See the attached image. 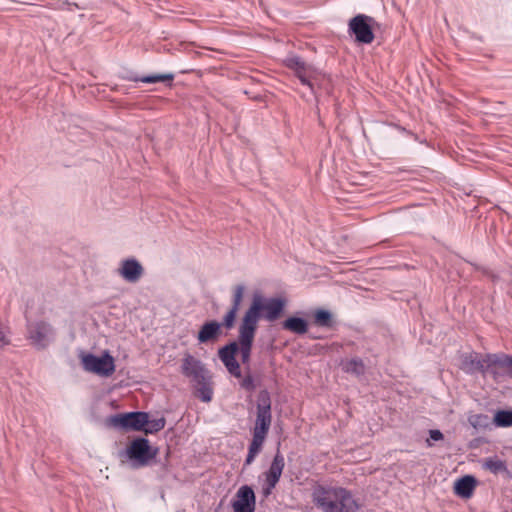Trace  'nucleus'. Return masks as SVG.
<instances>
[{
	"mask_svg": "<svg viewBox=\"0 0 512 512\" xmlns=\"http://www.w3.org/2000/svg\"><path fill=\"white\" fill-rule=\"evenodd\" d=\"M483 467L493 474L507 472L506 463L497 457L487 458L483 463Z\"/></svg>",
	"mask_w": 512,
	"mask_h": 512,
	"instance_id": "6ab92c4d",
	"label": "nucleus"
},
{
	"mask_svg": "<svg viewBox=\"0 0 512 512\" xmlns=\"http://www.w3.org/2000/svg\"><path fill=\"white\" fill-rule=\"evenodd\" d=\"M284 307L285 301L281 298H266L260 293L253 294L251 304L241 318L237 341H232L218 350L219 359L231 375L241 377V368L236 360L238 352L242 363H249L259 320L263 318L268 322H274L280 317Z\"/></svg>",
	"mask_w": 512,
	"mask_h": 512,
	"instance_id": "f257e3e1",
	"label": "nucleus"
},
{
	"mask_svg": "<svg viewBox=\"0 0 512 512\" xmlns=\"http://www.w3.org/2000/svg\"><path fill=\"white\" fill-rule=\"evenodd\" d=\"M265 439H266L265 437H261V436L253 434L252 441L249 445L248 452L257 455L261 451V448L263 446Z\"/></svg>",
	"mask_w": 512,
	"mask_h": 512,
	"instance_id": "c756f323",
	"label": "nucleus"
},
{
	"mask_svg": "<svg viewBox=\"0 0 512 512\" xmlns=\"http://www.w3.org/2000/svg\"><path fill=\"white\" fill-rule=\"evenodd\" d=\"M145 423H147L146 412H131L130 429L136 431L143 430Z\"/></svg>",
	"mask_w": 512,
	"mask_h": 512,
	"instance_id": "4be33fe9",
	"label": "nucleus"
},
{
	"mask_svg": "<svg viewBox=\"0 0 512 512\" xmlns=\"http://www.w3.org/2000/svg\"><path fill=\"white\" fill-rule=\"evenodd\" d=\"M283 328L295 334H305L308 330L307 321L299 317H289L283 322Z\"/></svg>",
	"mask_w": 512,
	"mask_h": 512,
	"instance_id": "f3484780",
	"label": "nucleus"
},
{
	"mask_svg": "<svg viewBox=\"0 0 512 512\" xmlns=\"http://www.w3.org/2000/svg\"><path fill=\"white\" fill-rule=\"evenodd\" d=\"M429 439L426 440L427 446L431 447L433 445L432 441H440L443 439V433L440 430H430L429 431Z\"/></svg>",
	"mask_w": 512,
	"mask_h": 512,
	"instance_id": "2f4dec72",
	"label": "nucleus"
},
{
	"mask_svg": "<svg viewBox=\"0 0 512 512\" xmlns=\"http://www.w3.org/2000/svg\"><path fill=\"white\" fill-rule=\"evenodd\" d=\"M460 368L466 373L482 372L486 374V356L481 358L477 353L462 356Z\"/></svg>",
	"mask_w": 512,
	"mask_h": 512,
	"instance_id": "4468645a",
	"label": "nucleus"
},
{
	"mask_svg": "<svg viewBox=\"0 0 512 512\" xmlns=\"http://www.w3.org/2000/svg\"><path fill=\"white\" fill-rule=\"evenodd\" d=\"M244 292H245V287L244 285H237L234 287V290H233V296H232V303H231V307L230 308H233V309H236V310H239L240 309V306H241V303H242V300H243V296H244Z\"/></svg>",
	"mask_w": 512,
	"mask_h": 512,
	"instance_id": "bb28decb",
	"label": "nucleus"
},
{
	"mask_svg": "<svg viewBox=\"0 0 512 512\" xmlns=\"http://www.w3.org/2000/svg\"><path fill=\"white\" fill-rule=\"evenodd\" d=\"M221 335V324L217 321L205 322L197 336L199 343H208L216 341Z\"/></svg>",
	"mask_w": 512,
	"mask_h": 512,
	"instance_id": "2eb2a0df",
	"label": "nucleus"
},
{
	"mask_svg": "<svg viewBox=\"0 0 512 512\" xmlns=\"http://www.w3.org/2000/svg\"><path fill=\"white\" fill-rule=\"evenodd\" d=\"M28 339L38 349L46 348L54 339V330L45 321H36L28 325Z\"/></svg>",
	"mask_w": 512,
	"mask_h": 512,
	"instance_id": "0eeeda50",
	"label": "nucleus"
},
{
	"mask_svg": "<svg viewBox=\"0 0 512 512\" xmlns=\"http://www.w3.org/2000/svg\"><path fill=\"white\" fill-rule=\"evenodd\" d=\"M373 21L367 15L358 14L349 21V32L355 35L358 42L370 44L374 40Z\"/></svg>",
	"mask_w": 512,
	"mask_h": 512,
	"instance_id": "6e6552de",
	"label": "nucleus"
},
{
	"mask_svg": "<svg viewBox=\"0 0 512 512\" xmlns=\"http://www.w3.org/2000/svg\"><path fill=\"white\" fill-rule=\"evenodd\" d=\"M174 79V75L171 73L167 74H155L150 76H144L139 78V81L143 83H157V82H171Z\"/></svg>",
	"mask_w": 512,
	"mask_h": 512,
	"instance_id": "393cba45",
	"label": "nucleus"
},
{
	"mask_svg": "<svg viewBox=\"0 0 512 512\" xmlns=\"http://www.w3.org/2000/svg\"><path fill=\"white\" fill-rule=\"evenodd\" d=\"M256 456H257V455H255V454H253V453L248 452L247 457H246V460H245V465H250V464L254 461V459H255V457H256Z\"/></svg>",
	"mask_w": 512,
	"mask_h": 512,
	"instance_id": "72a5a7b5",
	"label": "nucleus"
},
{
	"mask_svg": "<svg viewBox=\"0 0 512 512\" xmlns=\"http://www.w3.org/2000/svg\"><path fill=\"white\" fill-rule=\"evenodd\" d=\"M285 64L295 72L302 84L309 86L313 91L314 81H316L318 77V72L315 68L306 64L296 56L286 58Z\"/></svg>",
	"mask_w": 512,
	"mask_h": 512,
	"instance_id": "1a4fd4ad",
	"label": "nucleus"
},
{
	"mask_svg": "<svg viewBox=\"0 0 512 512\" xmlns=\"http://www.w3.org/2000/svg\"><path fill=\"white\" fill-rule=\"evenodd\" d=\"M271 422V399L267 391H261L257 399V414L253 434L266 438Z\"/></svg>",
	"mask_w": 512,
	"mask_h": 512,
	"instance_id": "20e7f679",
	"label": "nucleus"
},
{
	"mask_svg": "<svg viewBox=\"0 0 512 512\" xmlns=\"http://www.w3.org/2000/svg\"><path fill=\"white\" fill-rule=\"evenodd\" d=\"M469 423L476 429H485L490 425V419L484 414H473L468 417Z\"/></svg>",
	"mask_w": 512,
	"mask_h": 512,
	"instance_id": "5701e85b",
	"label": "nucleus"
},
{
	"mask_svg": "<svg viewBox=\"0 0 512 512\" xmlns=\"http://www.w3.org/2000/svg\"><path fill=\"white\" fill-rule=\"evenodd\" d=\"M509 368L510 356L504 353L486 355V374H490L494 380L509 377Z\"/></svg>",
	"mask_w": 512,
	"mask_h": 512,
	"instance_id": "9d476101",
	"label": "nucleus"
},
{
	"mask_svg": "<svg viewBox=\"0 0 512 512\" xmlns=\"http://www.w3.org/2000/svg\"><path fill=\"white\" fill-rule=\"evenodd\" d=\"M476 486V480L473 476H464L455 483V493L463 498H469Z\"/></svg>",
	"mask_w": 512,
	"mask_h": 512,
	"instance_id": "dca6fc26",
	"label": "nucleus"
},
{
	"mask_svg": "<svg viewBox=\"0 0 512 512\" xmlns=\"http://www.w3.org/2000/svg\"><path fill=\"white\" fill-rule=\"evenodd\" d=\"M157 450H152L149 441L145 438H138L132 441L127 449L128 457L133 461L134 467H143L156 457Z\"/></svg>",
	"mask_w": 512,
	"mask_h": 512,
	"instance_id": "39448f33",
	"label": "nucleus"
},
{
	"mask_svg": "<svg viewBox=\"0 0 512 512\" xmlns=\"http://www.w3.org/2000/svg\"><path fill=\"white\" fill-rule=\"evenodd\" d=\"M118 274L129 283H136L144 274V268L135 258L124 259L118 268Z\"/></svg>",
	"mask_w": 512,
	"mask_h": 512,
	"instance_id": "f8f14e48",
	"label": "nucleus"
},
{
	"mask_svg": "<svg viewBox=\"0 0 512 512\" xmlns=\"http://www.w3.org/2000/svg\"><path fill=\"white\" fill-rule=\"evenodd\" d=\"M181 372L194 384L206 383L211 379L210 373L205 365L191 354H185L182 359Z\"/></svg>",
	"mask_w": 512,
	"mask_h": 512,
	"instance_id": "423d86ee",
	"label": "nucleus"
},
{
	"mask_svg": "<svg viewBox=\"0 0 512 512\" xmlns=\"http://www.w3.org/2000/svg\"><path fill=\"white\" fill-rule=\"evenodd\" d=\"M165 424L166 421L163 417L150 420L149 414L147 413V423H145L143 431L146 434H153L162 430L165 427Z\"/></svg>",
	"mask_w": 512,
	"mask_h": 512,
	"instance_id": "412c9836",
	"label": "nucleus"
},
{
	"mask_svg": "<svg viewBox=\"0 0 512 512\" xmlns=\"http://www.w3.org/2000/svg\"><path fill=\"white\" fill-rule=\"evenodd\" d=\"M232 507L235 512H254L255 494L251 487L244 485L236 493Z\"/></svg>",
	"mask_w": 512,
	"mask_h": 512,
	"instance_id": "ddd939ff",
	"label": "nucleus"
},
{
	"mask_svg": "<svg viewBox=\"0 0 512 512\" xmlns=\"http://www.w3.org/2000/svg\"><path fill=\"white\" fill-rule=\"evenodd\" d=\"M343 370L346 373L353 374L355 376L363 375L365 372V365L359 358H353L343 364Z\"/></svg>",
	"mask_w": 512,
	"mask_h": 512,
	"instance_id": "a211bd4d",
	"label": "nucleus"
},
{
	"mask_svg": "<svg viewBox=\"0 0 512 512\" xmlns=\"http://www.w3.org/2000/svg\"><path fill=\"white\" fill-rule=\"evenodd\" d=\"M131 422V412L118 414L111 418V423L116 427H121L123 429H130Z\"/></svg>",
	"mask_w": 512,
	"mask_h": 512,
	"instance_id": "a878e982",
	"label": "nucleus"
},
{
	"mask_svg": "<svg viewBox=\"0 0 512 512\" xmlns=\"http://www.w3.org/2000/svg\"><path fill=\"white\" fill-rule=\"evenodd\" d=\"M9 343V329L0 321V347L8 345Z\"/></svg>",
	"mask_w": 512,
	"mask_h": 512,
	"instance_id": "7c9ffc66",
	"label": "nucleus"
},
{
	"mask_svg": "<svg viewBox=\"0 0 512 512\" xmlns=\"http://www.w3.org/2000/svg\"><path fill=\"white\" fill-rule=\"evenodd\" d=\"M315 323L322 327H330L332 323V315L327 310H317L314 314Z\"/></svg>",
	"mask_w": 512,
	"mask_h": 512,
	"instance_id": "b1692460",
	"label": "nucleus"
},
{
	"mask_svg": "<svg viewBox=\"0 0 512 512\" xmlns=\"http://www.w3.org/2000/svg\"><path fill=\"white\" fill-rule=\"evenodd\" d=\"M241 387L247 391H253L255 389V384L253 377L248 374L241 381Z\"/></svg>",
	"mask_w": 512,
	"mask_h": 512,
	"instance_id": "473e14b6",
	"label": "nucleus"
},
{
	"mask_svg": "<svg viewBox=\"0 0 512 512\" xmlns=\"http://www.w3.org/2000/svg\"><path fill=\"white\" fill-rule=\"evenodd\" d=\"M209 383H210V381H208L206 383H196L195 384L197 386V389L199 392V397L204 402H209L212 399V390L209 387Z\"/></svg>",
	"mask_w": 512,
	"mask_h": 512,
	"instance_id": "c85d7f7f",
	"label": "nucleus"
},
{
	"mask_svg": "<svg viewBox=\"0 0 512 512\" xmlns=\"http://www.w3.org/2000/svg\"><path fill=\"white\" fill-rule=\"evenodd\" d=\"M80 359L83 369L87 372L109 377L115 371L114 358L108 352L100 357L91 353H82Z\"/></svg>",
	"mask_w": 512,
	"mask_h": 512,
	"instance_id": "7ed1b4c3",
	"label": "nucleus"
},
{
	"mask_svg": "<svg viewBox=\"0 0 512 512\" xmlns=\"http://www.w3.org/2000/svg\"><path fill=\"white\" fill-rule=\"evenodd\" d=\"M509 377L512 378V357L510 356Z\"/></svg>",
	"mask_w": 512,
	"mask_h": 512,
	"instance_id": "f704fd0d",
	"label": "nucleus"
},
{
	"mask_svg": "<svg viewBox=\"0 0 512 512\" xmlns=\"http://www.w3.org/2000/svg\"><path fill=\"white\" fill-rule=\"evenodd\" d=\"M493 422L497 427L512 426V410H499L495 413Z\"/></svg>",
	"mask_w": 512,
	"mask_h": 512,
	"instance_id": "aec40b11",
	"label": "nucleus"
},
{
	"mask_svg": "<svg viewBox=\"0 0 512 512\" xmlns=\"http://www.w3.org/2000/svg\"><path fill=\"white\" fill-rule=\"evenodd\" d=\"M312 500L322 512H356L358 509L352 494L340 487L317 486L312 492Z\"/></svg>",
	"mask_w": 512,
	"mask_h": 512,
	"instance_id": "f03ea898",
	"label": "nucleus"
},
{
	"mask_svg": "<svg viewBox=\"0 0 512 512\" xmlns=\"http://www.w3.org/2000/svg\"><path fill=\"white\" fill-rule=\"evenodd\" d=\"M239 310H236V309H233V308H229V310L227 311V313L224 315L223 317V321L221 324V327H225L227 330H230L234 327L235 325V321H236V317H237V313H238Z\"/></svg>",
	"mask_w": 512,
	"mask_h": 512,
	"instance_id": "cd10ccee",
	"label": "nucleus"
},
{
	"mask_svg": "<svg viewBox=\"0 0 512 512\" xmlns=\"http://www.w3.org/2000/svg\"><path fill=\"white\" fill-rule=\"evenodd\" d=\"M284 467V457L278 451L273 458L269 470L265 473V484L262 489V492L265 497H268L272 493V490L275 488L276 484L278 483L282 475Z\"/></svg>",
	"mask_w": 512,
	"mask_h": 512,
	"instance_id": "9b49d317",
	"label": "nucleus"
}]
</instances>
